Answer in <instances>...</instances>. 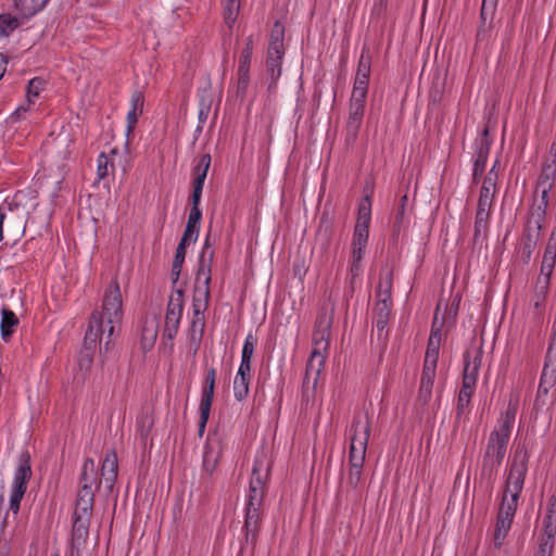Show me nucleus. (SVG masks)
<instances>
[{
	"label": "nucleus",
	"instance_id": "f257e3e1",
	"mask_svg": "<svg viewBox=\"0 0 556 556\" xmlns=\"http://www.w3.org/2000/svg\"><path fill=\"white\" fill-rule=\"evenodd\" d=\"M333 323V308L323 306L318 311L313 331V350L306 364L305 376L302 384L303 397L308 399L313 394L321 369L325 365L326 353L329 350V339Z\"/></svg>",
	"mask_w": 556,
	"mask_h": 556
},
{
	"label": "nucleus",
	"instance_id": "f03ea898",
	"mask_svg": "<svg viewBox=\"0 0 556 556\" xmlns=\"http://www.w3.org/2000/svg\"><path fill=\"white\" fill-rule=\"evenodd\" d=\"M117 455L114 451L106 453L103 459L100 477L96 468L94 460L89 457L86 458L79 477V490L76 502L94 505V490H98L101 484L104 483L105 489L109 492H112L117 479Z\"/></svg>",
	"mask_w": 556,
	"mask_h": 556
},
{
	"label": "nucleus",
	"instance_id": "7ed1b4c3",
	"mask_svg": "<svg viewBox=\"0 0 556 556\" xmlns=\"http://www.w3.org/2000/svg\"><path fill=\"white\" fill-rule=\"evenodd\" d=\"M371 420L367 412H356L350 428V467L363 468L370 435Z\"/></svg>",
	"mask_w": 556,
	"mask_h": 556
},
{
	"label": "nucleus",
	"instance_id": "20e7f679",
	"mask_svg": "<svg viewBox=\"0 0 556 556\" xmlns=\"http://www.w3.org/2000/svg\"><path fill=\"white\" fill-rule=\"evenodd\" d=\"M103 325L108 327V341H105V350L110 349L111 338L115 331V325H119L123 319V300L119 283L114 278L105 289L102 301Z\"/></svg>",
	"mask_w": 556,
	"mask_h": 556
},
{
	"label": "nucleus",
	"instance_id": "39448f33",
	"mask_svg": "<svg viewBox=\"0 0 556 556\" xmlns=\"http://www.w3.org/2000/svg\"><path fill=\"white\" fill-rule=\"evenodd\" d=\"M546 212L543 206H532L522 232L517 254L523 264H529L541 236Z\"/></svg>",
	"mask_w": 556,
	"mask_h": 556
},
{
	"label": "nucleus",
	"instance_id": "423d86ee",
	"mask_svg": "<svg viewBox=\"0 0 556 556\" xmlns=\"http://www.w3.org/2000/svg\"><path fill=\"white\" fill-rule=\"evenodd\" d=\"M510 435L498 430H493L488 439L482 459L481 476L492 481L497 468L503 463Z\"/></svg>",
	"mask_w": 556,
	"mask_h": 556
},
{
	"label": "nucleus",
	"instance_id": "0eeeda50",
	"mask_svg": "<svg viewBox=\"0 0 556 556\" xmlns=\"http://www.w3.org/2000/svg\"><path fill=\"white\" fill-rule=\"evenodd\" d=\"M529 452L525 444H519L514 453L506 478L504 493L520 495L528 472Z\"/></svg>",
	"mask_w": 556,
	"mask_h": 556
},
{
	"label": "nucleus",
	"instance_id": "6e6552de",
	"mask_svg": "<svg viewBox=\"0 0 556 556\" xmlns=\"http://www.w3.org/2000/svg\"><path fill=\"white\" fill-rule=\"evenodd\" d=\"M264 460L261 458H256L253 468L252 476L249 485V494L245 508L251 509H261L264 502L265 490H266V481L269 476L270 466L267 465L263 471Z\"/></svg>",
	"mask_w": 556,
	"mask_h": 556
},
{
	"label": "nucleus",
	"instance_id": "1a4fd4ad",
	"mask_svg": "<svg viewBox=\"0 0 556 556\" xmlns=\"http://www.w3.org/2000/svg\"><path fill=\"white\" fill-rule=\"evenodd\" d=\"M213 258L214 251H210L207 256H205V253L200 254L194 280L193 300L210 301Z\"/></svg>",
	"mask_w": 556,
	"mask_h": 556
},
{
	"label": "nucleus",
	"instance_id": "9d476101",
	"mask_svg": "<svg viewBox=\"0 0 556 556\" xmlns=\"http://www.w3.org/2000/svg\"><path fill=\"white\" fill-rule=\"evenodd\" d=\"M184 311V292L177 290L172 294L167 304L163 337L173 340L178 332Z\"/></svg>",
	"mask_w": 556,
	"mask_h": 556
},
{
	"label": "nucleus",
	"instance_id": "9b49d317",
	"mask_svg": "<svg viewBox=\"0 0 556 556\" xmlns=\"http://www.w3.org/2000/svg\"><path fill=\"white\" fill-rule=\"evenodd\" d=\"M482 346H479L475 350H467L465 352L462 384L476 388L478 372L482 363Z\"/></svg>",
	"mask_w": 556,
	"mask_h": 556
},
{
	"label": "nucleus",
	"instance_id": "f8f14e48",
	"mask_svg": "<svg viewBox=\"0 0 556 556\" xmlns=\"http://www.w3.org/2000/svg\"><path fill=\"white\" fill-rule=\"evenodd\" d=\"M556 176V161L548 160L542 167L539 176L538 186L542 187L541 200L539 203H534L533 206H543V211L546 212L548 205V192L554 186V179Z\"/></svg>",
	"mask_w": 556,
	"mask_h": 556
},
{
	"label": "nucleus",
	"instance_id": "ddd939ff",
	"mask_svg": "<svg viewBox=\"0 0 556 556\" xmlns=\"http://www.w3.org/2000/svg\"><path fill=\"white\" fill-rule=\"evenodd\" d=\"M103 336L108 337V327L103 325V318L99 311L91 314L88 329L86 331L83 348H90L96 351L98 341H102Z\"/></svg>",
	"mask_w": 556,
	"mask_h": 556
},
{
	"label": "nucleus",
	"instance_id": "4468645a",
	"mask_svg": "<svg viewBox=\"0 0 556 556\" xmlns=\"http://www.w3.org/2000/svg\"><path fill=\"white\" fill-rule=\"evenodd\" d=\"M262 527L261 509L245 508L244 516V540L247 545H251L252 548L256 546L258 532Z\"/></svg>",
	"mask_w": 556,
	"mask_h": 556
},
{
	"label": "nucleus",
	"instance_id": "2eb2a0df",
	"mask_svg": "<svg viewBox=\"0 0 556 556\" xmlns=\"http://www.w3.org/2000/svg\"><path fill=\"white\" fill-rule=\"evenodd\" d=\"M31 477V457L28 451H23L18 456L12 486L27 490V484L30 481Z\"/></svg>",
	"mask_w": 556,
	"mask_h": 556
},
{
	"label": "nucleus",
	"instance_id": "dca6fc26",
	"mask_svg": "<svg viewBox=\"0 0 556 556\" xmlns=\"http://www.w3.org/2000/svg\"><path fill=\"white\" fill-rule=\"evenodd\" d=\"M493 203L478 201L477 212L475 217V231H473V241L475 243L479 242L481 239L485 238L488 229H489V218L491 214Z\"/></svg>",
	"mask_w": 556,
	"mask_h": 556
},
{
	"label": "nucleus",
	"instance_id": "f3484780",
	"mask_svg": "<svg viewBox=\"0 0 556 556\" xmlns=\"http://www.w3.org/2000/svg\"><path fill=\"white\" fill-rule=\"evenodd\" d=\"M222 454L220 442L217 439L207 438V441L204 446L203 462L202 467L203 470L207 475H212L218 464L219 457Z\"/></svg>",
	"mask_w": 556,
	"mask_h": 556
},
{
	"label": "nucleus",
	"instance_id": "a211bd4d",
	"mask_svg": "<svg viewBox=\"0 0 556 556\" xmlns=\"http://www.w3.org/2000/svg\"><path fill=\"white\" fill-rule=\"evenodd\" d=\"M208 305L210 301L193 300V317L189 328L188 337L194 336L201 339L203 338L205 328L204 313L208 308Z\"/></svg>",
	"mask_w": 556,
	"mask_h": 556
},
{
	"label": "nucleus",
	"instance_id": "6ab92c4d",
	"mask_svg": "<svg viewBox=\"0 0 556 556\" xmlns=\"http://www.w3.org/2000/svg\"><path fill=\"white\" fill-rule=\"evenodd\" d=\"M492 140L488 128H484L480 137L475 142V161L473 166L485 170V164L490 153Z\"/></svg>",
	"mask_w": 556,
	"mask_h": 556
},
{
	"label": "nucleus",
	"instance_id": "aec40b11",
	"mask_svg": "<svg viewBox=\"0 0 556 556\" xmlns=\"http://www.w3.org/2000/svg\"><path fill=\"white\" fill-rule=\"evenodd\" d=\"M211 161H212L211 154L205 153L199 159L197 165L192 168V174H193L192 192L202 193L204 181L206 179L207 172L211 166Z\"/></svg>",
	"mask_w": 556,
	"mask_h": 556
},
{
	"label": "nucleus",
	"instance_id": "412c9836",
	"mask_svg": "<svg viewBox=\"0 0 556 556\" xmlns=\"http://www.w3.org/2000/svg\"><path fill=\"white\" fill-rule=\"evenodd\" d=\"M20 210L18 204L13 203H7L4 202L2 205H0V241L3 238V222L7 219L8 224L13 222L15 224L16 230L20 232H24L25 230V220L24 215L18 216L17 218H14L13 214L15 211Z\"/></svg>",
	"mask_w": 556,
	"mask_h": 556
},
{
	"label": "nucleus",
	"instance_id": "4be33fe9",
	"mask_svg": "<svg viewBox=\"0 0 556 556\" xmlns=\"http://www.w3.org/2000/svg\"><path fill=\"white\" fill-rule=\"evenodd\" d=\"M93 504L75 503L72 528L89 531L92 517Z\"/></svg>",
	"mask_w": 556,
	"mask_h": 556
},
{
	"label": "nucleus",
	"instance_id": "5701e85b",
	"mask_svg": "<svg viewBox=\"0 0 556 556\" xmlns=\"http://www.w3.org/2000/svg\"><path fill=\"white\" fill-rule=\"evenodd\" d=\"M556 383V369L554 368H547L543 366V370L540 378V383L538 388L535 404L544 405L543 397L548 394V391L555 386Z\"/></svg>",
	"mask_w": 556,
	"mask_h": 556
},
{
	"label": "nucleus",
	"instance_id": "b1692460",
	"mask_svg": "<svg viewBox=\"0 0 556 556\" xmlns=\"http://www.w3.org/2000/svg\"><path fill=\"white\" fill-rule=\"evenodd\" d=\"M496 4L497 3L495 2V0H482V5L480 10L481 24L477 31L478 40H483L485 38L488 30L491 26V23L488 25L486 22L488 20L492 21L495 13Z\"/></svg>",
	"mask_w": 556,
	"mask_h": 556
},
{
	"label": "nucleus",
	"instance_id": "393cba45",
	"mask_svg": "<svg viewBox=\"0 0 556 556\" xmlns=\"http://www.w3.org/2000/svg\"><path fill=\"white\" fill-rule=\"evenodd\" d=\"M285 56V51L275 53V51L267 49L266 56V72L270 79V86L275 85L281 75V64Z\"/></svg>",
	"mask_w": 556,
	"mask_h": 556
},
{
	"label": "nucleus",
	"instance_id": "a878e982",
	"mask_svg": "<svg viewBox=\"0 0 556 556\" xmlns=\"http://www.w3.org/2000/svg\"><path fill=\"white\" fill-rule=\"evenodd\" d=\"M157 328L159 323L155 317L153 318H146L142 323V329H141V344L142 348L151 349L156 340L157 337Z\"/></svg>",
	"mask_w": 556,
	"mask_h": 556
},
{
	"label": "nucleus",
	"instance_id": "bb28decb",
	"mask_svg": "<svg viewBox=\"0 0 556 556\" xmlns=\"http://www.w3.org/2000/svg\"><path fill=\"white\" fill-rule=\"evenodd\" d=\"M392 280L393 273L392 270H387L384 274L381 271L380 281L377 286L376 298L377 301L386 300L387 303H392L391 292H392Z\"/></svg>",
	"mask_w": 556,
	"mask_h": 556
},
{
	"label": "nucleus",
	"instance_id": "cd10ccee",
	"mask_svg": "<svg viewBox=\"0 0 556 556\" xmlns=\"http://www.w3.org/2000/svg\"><path fill=\"white\" fill-rule=\"evenodd\" d=\"M18 325V318L9 308H3L1 312V337L4 341H9L14 332V328Z\"/></svg>",
	"mask_w": 556,
	"mask_h": 556
},
{
	"label": "nucleus",
	"instance_id": "c85d7f7f",
	"mask_svg": "<svg viewBox=\"0 0 556 556\" xmlns=\"http://www.w3.org/2000/svg\"><path fill=\"white\" fill-rule=\"evenodd\" d=\"M371 219V197L369 194H366L359 205H358V213H357V220L355 228H362L369 230V224Z\"/></svg>",
	"mask_w": 556,
	"mask_h": 556
},
{
	"label": "nucleus",
	"instance_id": "c756f323",
	"mask_svg": "<svg viewBox=\"0 0 556 556\" xmlns=\"http://www.w3.org/2000/svg\"><path fill=\"white\" fill-rule=\"evenodd\" d=\"M507 495L508 493L503 494L497 517L513 521L520 495L510 494V500L507 498Z\"/></svg>",
	"mask_w": 556,
	"mask_h": 556
},
{
	"label": "nucleus",
	"instance_id": "7c9ffc66",
	"mask_svg": "<svg viewBox=\"0 0 556 556\" xmlns=\"http://www.w3.org/2000/svg\"><path fill=\"white\" fill-rule=\"evenodd\" d=\"M365 112V104L356 103V102H350V113H349V121H348V131L355 135L359 126L362 124V119Z\"/></svg>",
	"mask_w": 556,
	"mask_h": 556
},
{
	"label": "nucleus",
	"instance_id": "2f4dec72",
	"mask_svg": "<svg viewBox=\"0 0 556 556\" xmlns=\"http://www.w3.org/2000/svg\"><path fill=\"white\" fill-rule=\"evenodd\" d=\"M71 143L72 140L70 136L60 134L56 137L48 140L45 146L48 151L59 150L58 152L62 159H67L71 154Z\"/></svg>",
	"mask_w": 556,
	"mask_h": 556
},
{
	"label": "nucleus",
	"instance_id": "473e14b6",
	"mask_svg": "<svg viewBox=\"0 0 556 556\" xmlns=\"http://www.w3.org/2000/svg\"><path fill=\"white\" fill-rule=\"evenodd\" d=\"M473 392L475 388L462 384L456 405L455 428L459 424L465 409L469 406Z\"/></svg>",
	"mask_w": 556,
	"mask_h": 556
},
{
	"label": "nucleus",
	"instance_id": "72a5a7b5",
	"mask_svg": "<svg viewBox=\"0 0 556 556\" xmlns=\"http://www.w3.org/2000/svg\"><path fill=\"white\" fill-rule=\"evenodd\" d=\"M215 381H216V369L211 367L206 370L204 384L202 388V396L200 403L212 405L214 400V391H215Z\"/></svg>",
	"mask_w": 556,
	"mask_h": 556
},
{
	"label": "nucleus",
	"instance_id": "f704fd0d",
	"mask_svg": "<svg viewBox=\"0 0 556 556\" xmlns=\"http://www.w3.org/2000/svg\"><path fill=\"white\" fill-rule=\"evenodd\" d=\"M187 245H188V243H185L184 240H180V242L178 243V247L176 249V253H175L174 261L172 264V271H170V278H172L173 285H176L179 279L182 264L186 258Z\"/></svg>",
	"mask_w": 556,
	"mask_h": 556
},
{
	"label": "nucleus",
	"instance_id": "c9c22d12",
	"mask_svg": "<svg viewBox=\"0 0 556 556\" xmlns=\"http://www.w3.org/2000/svg\"><path fill=\"white\" fill-rule=\"evenodd\" d=\"M285 26L281 22H275L268 43V49L275 51V53L280 51H285Z\"/></svg>",
	"mask_w": 556,
	"mask_h": 556
},
{
	"label": "nucleus",
	"instance_id": "e433bc0d",
	"mask_svg": "<svg viewBox=\"0 0 556 556\" xmlns=\"http://www.w3.org/2000/svg\"><path fill=\"white\" fill-rule=\"evenodd\" d=\"M89 531L72 528V538L68 556H80V552L84 548Z\"/></svg>",
	"mask_w": 556,
	"mask_h": 556
},
{
	"label": "nucleus",
	"instance_id": "4c0bfd02",
	"mask_svg": "<svg viewBox=\"0 0 556 556\" xmlns=\"http://www.w3.org/2000/svg\"><path fill=\"white\" fill-rule=\"evenodd\" d=\"M516 414H517V405L509 402L504 415L500 419L498 428H496L495 430H498L501 432H504V433L510 435L511 428H513V425L516 419Z\"/></svg>",
	"mask_w": 556,
	"mask_h": 556
},
{
	"label": "nucleus",
	"instance_id": "58836bf2",
	"mask_svg": "<svg viewBox=\"0 0 556 556\" xmlns=\"http://www.w3.org/2000/svg\"><path fill=\"white\" fill-rule=\"evenodd\" d=\"M371 70V55L368 47L362 49L356 76L358 78L369 79Z\"/></svg>",
	"mask_w": 556,
	"mask_h": 556
},
{
	"label": "nucleus",
	"instance_id": "ea45409f",
	"mask_svg": "<svg viewBox=\"0 0 556 556\" xmlns=\"http://www.w3.org/2000/svg\"><path fill=\"white\" fill-rule=\"evenodd\" d=\"M211 106H212V97H211V94L207 93L206 89H203L202 94L200 97V102H199L198 130H201L203 127V124L207 121L208 114L211 112Z\"/></svg>",
	"mask_w": 556,
	"mask_h": 556
},
{
	"label": "nucleus",
	"instance_id": "a19ab883",
	"mask_svg": "<svg viewBox=\"0 0 556 556\" xmlns=\"http://www.w3.org/2000/svg\"><path fill=\"white\" fill-rule=\"evenodd\" d=\"M201 197L202 193L192 192L189 199L191 207L187 223L192 224L194 226H200V222L202 218V211L200 210Z\"/></svg>",
	"mask_w": 556,
	"mask_h": 556
},
{
	"label": "nucleus",
	"instance_id": "79ce46f5",
	"mask_svg": "<svg viewBox=\"0 0 556 556\" xmlns=\"http://www.w3.org/2000/svg\"><path fill=\"white\" fill-rule=\"evenodd\" d=\"M236 97L244 100L250 85V70L238 68L237 71Z\"/></svg>",
	"mask_w": 556,
	"mask_h": 556
},
{
	"label": "nucleus",
	"instance_id": "37998d69",
	"mask_svg": "<svg viewBox=\"0 0 556 556\" xmlns=\"http://www.w3.org/2000/svg\"><path fill=\"white\" fill-rule=\"evenodd\" d=\"M21 21L11 16L10 14H1L0 15V37H8L14 31L16 28L21 26Z\"/></svg>",
	"mask_w": 556,
	"mask_h": 556
},
{
	"label": "nucleus",
	"instance_id": "c03bdc74",
	"mask_svg": "<svg viewBox=\"0 0 556 556\" xmlns=\"http://www.w3.org/2000/svg\"><path fill=\"white\" fill-rule=\"evenodd\" d=\"M240 11V0H225L224 20L229 28L235 24Z\"/></svg>",
	"mask_w": 556,
	"mask_h": 556
},
{
	"label": "nucleus",
	"instance_id": "a18cd8bd",
	"mask_svg": "<svg viewBox=\"0 0 556 556\" xmlns=\"http://www.w3.org/2000/svg\"><path fill=\"white\" fill-rule=\"evenodd\" d=\"M250 380L247 377L236 376L233 380V394L237 401H243L249 394Z\"/></svg>",
	"mask_w": 556,
	"mask_h": 556
},
{
	"label": "nucleus",
	"instance_id": "49530a36",
	"mask_svg": "<svg viewBox=\"0 0 556 556\" xmlns=\"http://www.w3.org/2000/svg\"><path fill=\"white\" fill-rule=\"evenodd\" d=\"M253 36L245 39L244 47L241 51L238 68L250 70L252 54H253Z\"/></svg>",
	"mask_w": 556,
	"mask_h": 556
},
{
	"label": "nucleus",
	"instance_id": "de8ad7c7",
	"mask_svg": "<svg viewBox=\"0 0 556 556\" xmlns=\"http://www.w3.org/2000/svg\"><path fill=\"white\" fill-rule=\"evenodd\" d=\"M556 229H554L549 236V239L547 241V244L545 247V251L543 254L542 263L544 264H551L552 266H555L556 263Z\"/></svg>",
	"mask_w": 556,
	"mask_h": 556
},
{
	"label": "nucleus",
	"instance_id": "09e8293b",
	"mask_svg": "<svg viewBox=\"0 0 556 556\" xmlns=\"http://www.w3.org/2000/svg\"><path fill=\"white\" fill-rule=\"evenodd\" d=\"M437 364L438 362H430L429 359H425L420 383L433 386Z\"/></svg>",
	"mask_w": 556,
	"mask_h": 556
},
{
	"label": "nucleus",
	"instance_id": "8fccbe9b",
	"mask_svg": "<svg viewBox=\"0 0 556 556\" xmlns=\"http://www.w3.org/2000/svg\"><path fill=\"white\" fill-rule=\"evenodd\" d=\"M114 169V164L109 156L102 152L98 157L97 174L99 179H104L109 176L110 172Z\"/></svg>",
	"mask_w": 556,
	"mask_h": 556
},
{
	"label": "nucleus",
	"instance_id": "3c124183",
	"mask_svg": "<svg viewBox=\"0 0 556 556\" xmlns=\"http://www.w3.org/2000/svg\"><path fill=\"white\" fill-rule=\"evenodd\" d=\"M407 201H408L407 194H404L400 199V203H399V206H397V210H396V214H395V217H394V224H393L394 235H397L400 232V228H401V226L403 224L404 216H405V210H406Z\"/></svg>",
	"mask_w": 556,
	"mask_h": 556
},
{
	"label": "nucleus",
	"instance_id": "603ef678",
	"mask_svg": "<svg viewBox=\"0 0 556 556\" xmlns=\"http://www.w3.org/2000/svg\"><path fill=\"white\" fill-rule=\"evenodd\" d=\"M392 303H387L386 300L377 301L374 308L375 319L388 320L391 315Z\"/></svg>",
	"mask_w": 556,
	"mask_h": 556
},
{
	"label": "nucleus",
	"instance_id": "864d4df0",
	"mask_svg": "<svg viewBox=\"0 0 556 556\" xmlns=\"http://www.w3.org/2000/svg\"><path fill=\"white\" fill-rule=\"evenodd\" d=\"M553 269L554 266H552L551 264H541L540 276L538 277V285L544 291H546L549 286Z\"/></svg>",
	"mask_w": 556,
	"mask_h": 556
},
{
	"label": "nucleus",
	"instance_id": "5fc2aeb1",
	"mask_svg": "<svg viewBox=\"0 0 556 556\" xmlns=\"http://www.w3.org/2000/svg\"><path fill=\"white\" fill-rule=\"evenodd\" d=\"M14 7L24 18H29L38 13L36 4H27L26 0H14Z\"/></svg>",
	"mask_w": 556,
	"mask_h": 556
},
{
	"label": "nucleus",
	"instance_id": "6e6d98bb",
	"mask_svg": "<svg viewBox=\"0 0 556 556\" xmlns=\"http://www.w3.org/2000/svg\"><path fill=\"white\" fill-rule=\"evenodd\" d=\"M45 85V80L40 77H35L28 81L27 85V99L29 102H31L33 98H36L39 96L40 91L42 90Z\"/></svg>",
	"mask_w": 556,
	"mask_h": 556
},
{
	"label": "nucleus",
	"instance_id": "4d7b16f0",
	"mask_svg": "<svg viewBox=\"0 0 556 556\" xmlns=\"http://www.w3.org/2000/svg\"><path fill=\"white\" fill-rule=\"evenodd\" d=\"M256 342L257 339L252 333L247 336L242 348L241 359H245L247 362L252 359Z\"/></svg>",
	"mask_w": 556,
	"mask_h": 556
},
{
	"label": "nucleus",
	"instance_id": "13d9d810",
	"mask_svg": "<svg viewBox=\"0 0 556 556\" xmlns=\"http://www.w3.org/2000/svg\"><path fill=\"white\" fill-rule=\"evenodd\" d=\"M212 405L200 403L199 410H200V420L198 424V433L200 437L203 435L205 431V427L207 424V420L210 418V412H211Z\"/></svg>",
	"mask_w": 556,
	"mask_h": 556
},
{
	"label": "nucleus",
	"instance_id": "bf43d9fd",
	"mask_svg": "<svg viewBox=\"0 0 556 556\" xmlns=\"http://www.w3.org/2000/svg\"><path fill=\"white\" fill-rule=\"evenodd\" d=\"M440 344L441 341H438L437 339H429L425 359H429L430 362H438Z\"/></svg>",
	"mask_w": 556,
	"mask_h": 556
},
{
	"label": "nucleus",
	"instance_id": "052dcab7",
	"mask_svg": "<svg viewBox=\"0 0 556 556\" xmlns=\"http://www.w3.org/2000/svg\"><path fill=\"white\" fill-rule=\"evenodd\" d=\"M96 351L90 348H83L79 352L78 363L80 368H89L93 362Z\"/></svg>",
	"mask_w": 556,
	"mask_h": 556
},
{
	"label": "nucleus",
	"instance_id": "680f3d73",
	"mask_svg": "<svg viewBox=\"0 0 556 556\" xmlns=\"http://www.w3.org/2000/svg\"><path fill=\"white\" fill-rule=\"evenodd\" d=\"M368 237H369V230L362 229V228H359V229L354 228L352 245L366 248Z\"/></svg>",
	"mask_w": 556,
	"mask_h": 556
},
{
	"label": "nucleus",
	"instance_id": "e2e57ef3",
	"mask_svg": "<svg viewBox=\"0 0 556 556\" xmlns=\"http://www.w3.org/2000/svg\"><path fill=\"white\" fill-rule=\"evenodd\" d=\"M555 539L542 536L539 544V551L536 555L540 556H552L554 549Z\"/></svg>",
	"mask_w": 556,
	"mask_h": 556
},
{
	"label": "nucleus",
	"instance_id": "0e129e2a",
	"mask_svg": "<svg viewBox=\"0 0 556 556\" xmlns=\"http://www.w3.org/2000/svg\"><path fill=\"white\" fill-rule=\"evenodd\" d=\"M432 388L431 384H422L420 383L418 396H417V403H419L421 406H426L432 396Z\"/></svg>",
	"mask_w": 556,
	"mask_h": 556
},
{
	"label": "nucleus",
	"instance_id": "69168bd1",
	"mask_svg": "<svg viewBox=\"0 0 556 556\" xmlns=\"http://www.w3.org/2000/svg\"><path fill=\"white\" fill-rule=\"evenodd\" d=\"M556 534V520L553 518L551 514L546 515L544 518V534L545 538L555 539Z\"/></svg>",
	"mask_w": 556,
	"mask_h": 556
},
{
	"label": "nucleus",
	"instance_id": "338daca9",
	"mask_svg": "<svg viewBox=\"0 0 556 556\" xmlns=\"http://www.w3.org/2000/svg\"><path fill=\"white\" fill-rule=\"evenodd\" d=\"M376 320V331H377V337H378V340L382 342V345L383 348H386L387 345V339H388V330L387 329V326H388V320H380V319H375Z\"/></svg>",
	"mask_w": 556,
	"mask_h": 556
},
{
	"label": "nucleus",
	"instance_id": "774afa93",
	"mask_svg": "<svg viewBox=\"0 0 556 556\" xmlns=\"http://www.w3.org/2000/svg\"><path fill=\"white\" fill-rule=\"evenodd\" d=\"M362 473L363 468L350 467L348 482L353 489H356L362 481Z\"/></svg>",
	"mask_w": 556,
	"mask_h": 556
}]
</instances>
